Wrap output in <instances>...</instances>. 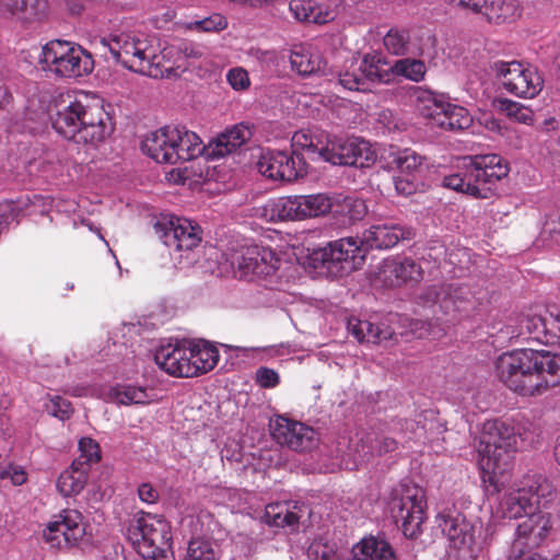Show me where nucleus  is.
I'll list each match as a JSON object with an SVG mask.
<instances>
[{
    "instance_id": "1",
    "label": "nucleus",
    "mask_w": 560,
    "mask_h": 560,
    "mask_svg": "<svg viewBox=\"0 0 560 560\" xmlns=\"http://www.w3.org/2000/svg\"><path fill=\"white\" fill-rule=\"evenodd\" d=\"M38 102L55 131L77 143L95 145L115 129L103 105L86 96L78 98L58 90L42 91Z\"/></svg>"
},
{
    "instance_id": "2",
    "label": "nucleus",
    "mask_w": 560,
    "mask_h": 560,
    "mask_svg": "<svg viewBox=\"0 0 560 560\" xmlns=\"http://www.w3.org/2000/svg\"><path fill=\"white\" fill-rule=\"evenodd\" d=\"M415 231L398 223L372 225L363 237H345L314 248L307 256L308 265L326 269L336 277H342L361 268L369 248L388 249L401 240H411Z\"/></svg>"
},
{
    "instance_id": "3",
    "label": "nucleus",
    "mask_w": 560,
    "mask_h": 560,
    "mask_svg": "<svg viewBox=\"0 0 560 560\" xmlns=\"http://www.w3.org/2000/svg\"><path fill=\"white\" fill-rule=\"evenodd\" d=\"M495 375L521 396H535L560 384V355L546 350L518 349L502 353Z\"/></svg>"
},
{
    "instance_id": "4",
    "label": "nucleus",
    "mask_w": 560,
    "mask_h": 560,
    "mask_svg": "<svg viewBox=\"0 0 560 560\" xmlns=\"http://www.w3.org/2000/svg\"><path fill=\"white\" fill-rule=\"evenodd\" d=\"M464 160L460 172L444 177V187L488 199L492 196V186L509 174L508 164L498 154H478Z\"/></svg>"
},
{
    "instance_id": "5",
    "label": "nucleus",
    "mask_w": 560,
    "mask_h": 560,
    "mask_svg": "<svg viewBox=\"0 0 560 560\" xmlns=\"http://www.w3.org/2000/svg\"><path fill=\"white\" fill-rule=\"evenodd\" d=\"M126 535L144 560H167L172 547L168 521L159 514L138 512L129 520Z\"/></svg>"
},
{
    "instance_id": "6",
    "label": "nucleus",
    "mask_w": 560,
    "mask_h": 560,
    "mask_svg": "<svg viewBox=\"0 0 560 560\" xmlns=\"http://www.w3.org/2000/svg\"><path fill=\"white\" fill-rule=\"evenodd\" d=\"M155 39L143 33H113L104 37L101 44L108 49L110 57L122 67L148 75L153 67H159L158 47Z\"/></svg>"
},
{
    "instance_id": "7",
    "label": "nucleus",
    "mask_w": 560,
    "mask_h": 560,
    "mask_svg": "<svg viewBox=\"0 0 560 560\" xmlns=\"http://www.w3.org/2000/svg\"><path fill=\"white\" fill-rule=\"evenodd\" d=\"M425 491L411 481H401L389 495L388 510L392 518L406 538L413 539L422 534L425 515Z\"/></svg>"
},
{
    "instance_id": "8",
    "label": "nucleus",
    "mask_w": 560,
    "mask_h": 560,
    "mask_svg": "<svg viewBox=\"0 0 560 560\" xmlns=\"http://www.w3.org/2000/svg\"><path fill=\"white\" fill-rule=\"evenodd\" d=\"M38 63L44 71L60 78L84 77L94 69V60L86 49L61 39H52L43 46Z\"/></svg>"
},
{
    "instance_id": "9",
    "label": "nucleus",
    "mask_w": 560,
    "mask_h": 560,
    "mask_svg": "<svg viewBox=\"0 0 560 560\" xmlns=\"http://www.w3.org/2000/svg\"><path fill=\"white\" fill-rule=\"evenodd\" d=\"M154 233L165 246L178 254L179 262L185 259L186 266L196 262L195 249L201 243V228L186 218L164 214L153 224Z\"/></svg>"
},
{
    "instance_id": "10",
    "label": "nucleus",
    "mask_w": 560,
    "mask_h": 560,
    "mask_svg": "<svg viewBox=\"0 0 560 560\" xmlns=\"http://www.w3.org/2000/svg\"><path fill=\"white\" fill-rule=\"evenodd\" d=\"M555 493L551 482L540 474L524 476L503 498L501 506L509 518L529 515L541 504V500L550 501Z\"/></svg>"
},
{
    "instance_id": "11",
    "label": "nucleus",
    "mask_w": 560,
    "mask_h": 560,
    "mask_svg": "<svg viewBox=\"0 0 560 560\" xmlns=\"http://www.w3.org/2000/svg\"><path fill=\"white\" fill-rule=\"evenodd\" d=\"M268 207L272 220L300 221L326 214L334 202L326 194L294 195L270 200Z\"/></svg>"
},
{
    "instance_id": "12",
    "label": "nucleus",
    "mask_w": 560,
    "mask_h": 560,
    "mask_svg": "<svg viewBox=\"0 0 560 560\" xmlns=\"http://www.w3.org/2000/svg\"><path fill=\"white\" fill-rule=\"evenodd\" d=\"M258 172L271 179L293 183L308 173V163L303 152L291 147L290 150H268L257 162Z\"/></svg>"
},
{
    "instance_id": "13",
    "label": "nucleus",
    "mask_w": 560,
    "mask_h": 560,
    "mask_svg": "<svg viewBox=\"0 0 560 560\" xmlns=\"http://www.w3.org/2000/svg\"><path fill=\"white\" fill-rule=\"evenodd\" d=\"M326 162L339 166L370 167L376 161V153L369 141L362 138H328Z\"/></svg>"
},
{
    "instance_id": "14",
    "label": "nucleus",
    "mask_w": 560,
    "mask_h": 560,
    "mask_svg": "<svg viewBox=\"0 0 560 560\" xmlns=\"http://www.w3.org/2000/svg\"><path fill=\"white\" fill-rule=\"evenodd\" d=\"M502 86L520 97H534L542 89L544 80L533 68L518 61H495L492 66Z\"/></svg>"
},
{
    "instance_id": "15",
    "label": "nucleus",
    "mask_w": 560,
    "mask_h": 560,
    "mask_svg": "<svg viewBox=\"0 0 560 560\" xmlns=\"http://www.w3.org/2000/svg\"><path fill=\"white\" fill-rule=\"evenodd\" d=\"M83 515L74 509H65L54 516L43 530V538L51 548L77 546L85 534Z\"/></svg>"
},
{
    "instance_id": "16",
    "label": "nucleus",
    "mask_w": 560,
    "mask_h": 560,
    "mask_svg": "<svg viewBox=\"0 0 560 560\" xmlns=\"http://www.w3.org/2000/svg\"><path fill=\"white\" fill-rule=\"evenodd\" d=\"M270 432L278 444L293 452H313L319 444V434L311 427L278 417L270 421Z\"/></svg>"
},
{
    "instance_id": "17",
    "label": "nucleus",
    "mask_w": 560,
    "mask_h": 560,
    "mask_svg": "<svg viewBox=\"0 0 560 560\" xmlns=\"http://www.w3.org/2000/svg\"><path fill=\"white\" fill-rule=\"evenodd\" d=\"M280 260L270 248L253 245L236 250L232 255L231 265L241 277L266 278L279 268Z\"/></svg>"
},
{
    "instance_id": "18",
    "label": "nucleus",
    "mask_w": 560,
    "mask_h": 560,
    "mask_svg": "<svg viewBox=\"0 0 560 560\" xmlns=\"http://www.w3.org/2000/svg\"><path fill=\"white\" fill-rule=\"evenodd\" d=\"M516 443L514 428L494 419L483 423L476 448L478 455H503L517 452Z\"/></svg>"
},
{
    "instance_id": "19",
    "label": "nucleus",
    "mask_w": 560,
    "mask_h": 560,
    "mask_svg": "<svg viewBox=\"0 0 560 560\" xmlns=\"http://www.w3.org/2000/svg\"><path fill=\"white\" fill-rule=\"evenodd\" d=\"M420 101L432 103L428 106L427 114L434 125L452 131H459L468 128L472 118L468 110L462 106L445 103L430 91H422L418 96Z\"/></svg>"
},
{
    "instance_id": "20",
    "label": "nucleus",
    "mask_w": 560,
    "mask_h": 560,
    "mask_svg": "<svg viewBox=\"0 0 560 560\" xmlns=\"http://www.w3.org/2000/svg\"><path fill=\"white\" fill-rule=\"evenodd\" d=\"M179 131L172 126H165L151 132L141 143L143 153L158 163L176 164L178 153H175V139H179Z\"/></svg>"
},
{
    "instance_id": "21",
    "label": "nucleus",
    "mask_w": 560,
    "mask_h": 560,
    "mask_svg": "<svg viewBox=\"0 0 560 560\" xmlns=\"http://www.w3.org/2000/svg\"><path fill=\"white\" fill-rule=\"evenodd\" d=\"M255 126L250 122H240L226 129L208 144L207 159L223 158L245 144L254 135Z\"/></svg>"
},
{
    "instance_id": "22",
    "label": "nucleus",
    "mask_w": 560,
    "mask_h": 560,
    "mask_svg": "<svg viewBox=\"0 0 560 560\" xmlns=\"http://www.w3.org/2000/svg\"><path fill=\"white\" fill-rule=\"evenodd\" d=\"M481 480L491 493H499L512 478L514 463L512 457H479Z\"/></svg>"
},
{
    "instance_id": "23",
    "label": "nucleus",
    "mask_w": 560,
    "mask_h": 560,
    "mask_svg": "<svg viewBox=\"0 0 560 560\" xmlns=\"http://www.w3.org/2000/svg\"><path fill=\"white\" fill-rule=\"evenodd\" d=\"M438 527L448 539V547L474 546L475 529L466 517L456 512H442L436 516Z\"/></svg>"
},
{
    "instance_id": "24",
    "label": "nucleus",
    "mask_w": 560,
    "mask_h": 560,
    "mask_svg": "<svg viewBox=\"0 0 560 560\" xmlns=\"http://www.w3.org/2000/svg\"><path fill=\"white\" fill-rule=\"evenodd\" d=\"M173 357H182L179 360L180 363L185 360L189 364L197 365L198 368H200L203 362L201 361L198 350L195 348V339H175L174 342L163 345L155 351V363L167 374L178 376L177 373L171 371V365H168Z\"/></svg>"
},
{
    "instance_id": "25",
    "label": "nucleus",
    "mask_w": 560,
    "mask_h": 560,
    "mask_svg": "<svg viewBox=\"0 0 560 560\" xmlns=\"http://www.w3.org/2000/svg\"><path fill=\"white\" fill-rule=\"evenodd\" d=\"M310 513L308 508L300 502H275L266 505L265 517L267 523L278 528H288L295 533L300 527V520Z\"/></svg>"
},
{
    "instance_id": "26",
    "label": "nucleus",
    "mask_w": 560,
    "mask_h": 560,
    "mask_svg": "<svg viewBox=\"0 0 560 560\" xmlns=\"http://www.w3.org/2000/svg\"><path fill=\"white\" fill-rule=\"evenodd\" d=\"M195 348L201 358L202 365L189 364L185 360L180 363L178 358H171V371L178 374V377H195L214 369L219 361V350L215 346L203 339H195Z\"/></svg>"
},
{
    "instance_id": "27",
    "label": "nucleus",
    "mask_w": 560,
    "mask_h": 560,
    "mask_svg": "<svg viewBox=\"0 0 560 560\" xmlns=\"http://www.w3.org/2000/svg\"><path fill=\"white\" fill-rule=\"evenodd\" d=\"M102 457H75L71 466L62 471L57 481V488L63 497L80 493L88 480L92 464H97Z\"/></svg>"
},
{
    "instance_id": "28",
    "label": "nucleus",
    "mask_w": 560,
    "mask_h": 560,
    "mask_svg": "<svg viewBox=\"0 0 560 560\" xmlns=\"http://www.w3.org/2000/svg\"><path fill=\"white\" fill-rule=\"evenodd\" d=\"M381 277L386 285L399 287L408 281H420L422 279V268L412 258L404 257L386 261Z\"/></svg>"
},
{
    "instance_id": "29",
    "label": "nucleus",
    "mask_w": 560,
    "mask_h": 560,
    "mask_svg": "<svg viewBox=\"0 0 560 560\" xmlns=\"http://www.w3.org/2000/svg\"><path fill=\"white\" fill-rule=\"evenodd\" d=\"M289 8L300 22L324 24L334 19L332 12L323 8L316 0H291Z\"/></svg>"
},
{
    "instance_id": "30",
    "label": "nucleus",
    "mask_w": 560,
    "mask_h": 560,
    "mask_svg": "<svg viewBox=\"0 0 560 560\" xmlns=\"http://www.w3.org/2000/svg\"><path fill=\"white\" fill-rule=\"evenodd\" d=\"M179 132V139H175V153H178V162H187L205 155L207 158L208 145H203L200 138L192 131H188L185 127L172 126Z\"/></svg>"
},
{
    "instance_id": "31",
    "label": "nucleus",
    "mask_w": 560,
    "mask_h": 560,
    "mask_svg": "<svg viewBox=\"0 0 560 560\" xmlns=\"http://www.w3.org/2000/svg\"><path fill=\"white\" fill-rule=\"evenodd\" d=\"M419 299L424 305L440 304V307L445 313L450 311L451 305L453 310H460V306L457 304L459 289L453 288V285H430L422 291Z\"/></svg>"
},
{
    "instance_id": "32",
    "label": "nucleus",
    "mask_w": 560,
    "mask_h": 560,
    "mask_svg": "<svg viewBox=\"0 0 560 560\" xmlns=\"http://www.w3.org/2000/svg\"><path fill=\"white\" fill-rule=\"evenodd\" d=\"M352 551L357 560H397L390 545L374 537L363 538Z\"/></svg>"
},
{
    "instance_id": "33",
    "label": "nucleus",
    "mask_w": 560,
    "mask_h": 560,
    "mask_svg": "<svg viewBox=\"0 0 560 560\" xmlns=\"http://www.w3.org/2000/svg\"><path fill=\"white\" fill-rule=\"evenodd\" d=\"M365 84L389 83L393 80L392 66L381 55H365L360 62Z\"/></svg>"
},
{
    "instance_id": "34",
    "label": "nucleus",
    "mask_w": 560,
    "mask_h": 560,
    "mask_svg": "<svg viewBox=\"0 0 560 560\" xmlns=\"http://www.w3.org/2000/svg\"><path fill=\"white\" fill-rule=\"evenodd\" d=\"M109 398L118 405H149L154 398L145 387L130 384H117L108 393Z\"/></svg>"
},
{
    "instance_id": "35",
    "label": "nucleus",
    "mask_w": 560,
    "mask_h": 560,
    "mask_svg": "<svg viewBox=\"0 0 560 560\" xmlns=\"http://www.w3.org/2000/svg\"><path fill=\"white\" fill-rule=\"evenodd\" d=\"M424 158L410 149H405L393 154L390 166L398 171V174L415 176L421 179L423 173Z\"/></svg>"
},
{
    "instance_id": "36",
    "label": "nucleus",
    "mask_w": 560,
    "mask_h": 560,
    "mask_svg": "<svg viewBox=\"0 0 560 560\" xmlns=\"http://www.w3.org/2000/svg\"><path fill=\"white\" fill-rule=\"evenodd\" d=\"M290 62L292 68L302 75L324 73L326 68V61L323 60L319 54L305 50L293 51L290 56Z\"/></svg>"
},
{
    "instance_id": "37",
    "label": "nucleus",
    "mask_w": 560,
    "mask_h": 560,
    "mask_svg": "<svg viewBox=\"0 0 560 560\" xmlns=\"http://www.w3.org/2000/svg\"><path fill=\"white\" fill-rule=\"evenodd\" d=\"M517 11L516 0H486L482 12L490 23H501L514 19Z\"/></svg>"
},
{
    "instance_id": "38",
    "label": "nucleus",
    "mask_w": 560,
    "mask_h": 560,
    "mask_svg": "<svg viewBox=\"0 0 560 560\" xmlns=\"http://www.w3.org/2000/svg\"><path fill=\"white\" fill-rule=\"evenodd\" d=\"M544 325L546 323L542 315H525L520 319L517 337L545 343L546 335L544 329H546V326Z\"/></svg>"
},
{
    "instance_id": "39",
    "label": "nucleus",
    "mask_w": 560,
    "mask_h": 560,
    "mask_svg": "<svg viewBox=\"0 0 560 560\" xmlns=\"http://www.w3.org/2000/svg\"><path fill=\"white\" fill-rule=\"evenodd\" d=\"M392 70L393 78L395 75H401L413 82H420L423 80L427 72L425 65L422 60L411 58L396 60L392 66Z\"/></svg>"
},
{
    "instance_id": "40",
    "label": "nucleus",
    "mask_w": 560,
    "mask_h": 560,
    "mask_svg": "<svg viewBox=\"0 0 560 560\" xmlns=\"http://www.w3.org/2000/svg\"><path fill=\"white\" fill-rule=\"evenodd\" d=\"M170 54L177 55V68H186L192 65L196 60H199L203 57V50L200 45L190 43V42H180L177 45H173L170 47Z\"/></svg>"
},
{
    "instance_id": "41",
    "label": "nucleus",
    "mask_w": 560,
    "mask_h": 560,
    "mask_svg": "<svg viewBox=\"0 0 560 560\" xmlns=\"http://www.w3.org/2000/svg\"><path fill=\"white\" fill-rule=\"evenodd\" d=\"M410 35L407 30L390 28L384 36V45L388 51L396 56H404L408 52Z\"/></svg>"
},
{
    "instance_id": "42",
    "label": "nucleus",
    "mask_w": 560,
    "mask_h": 560,
    "mask_svg": "<svg viewBox=\"0 0 560 560\" xmlns=\"http://www.w3.org/2000/svg\"><path fill=\"white\" fill-rule=\"evenodd\" d=\"M185 560H218V551L209 540L191 539Z\"/></svg>"
},
{
    "instance_id": "43",
    "label": "nucleus",
    "mask_w": 560,
    "mask_h": 560,
    "mask_svg": "<svg viewBox=\"0 0 560 560\" xmlns=\"http://www.w3.org/2000/svg\"><path fill=\"white\" fill-rule=\"evenodd\" d=\"M361 66L357 61H351L350 66L339 73V83L350 91H364L368 89Z\"/></svg>"
},
{
    "instance_id": "44",
    "label": "nucleus",
    "mask_w": 560,
    "mask_h": 560,
    "mask_svg": "<svg viewBox=\"0 0 560 560\" xmlns=\"http://www.w3.org/2000/svg\"><path fill=\"white\" fill-rule=\"evenodd\" d=\"M378 326V324L369 320H357L355 324L349 322L348 328L360 342L365 341L375 345Z\"/></svg>"
},
{
    "instance_id": "45",
    "label": "nucleus",
    "mask_w": 560,
    "mask_h": 560,
    "mask_svg": "<svg viewBox=\"0 0 560 560\" xmlns=\"http://www.w3.org/2000/svg\"><path fill=\"white\" fill-rule=\"evenodd\" d=\"M340 210H336L349 218V220H360L366 213V206L362 199L346 196L339 205Z\"/></svg>"
},
{
    "instance_id": "46",
    "label": "nucleus",
    "mask_w": 560,
    "mask_h": 560,
    "mask_svg": "<svg viewBox=\"0 0 560 560\" xmlns=\"http://www.w3.org/2000/svg\"><path fill=\"white\" fill-rule=\"evenodd\" d=\"M501 104L509 117L526 125H530L533 122L534 113L530 108L510 100H503L501 101Z\"/></svg>"
},
{
    "instance_id": "47",
    "label": "nucleus",
    "mask_w": 560,
    "mask_h": 560,
    "mask_svg": "<svg viewBox=\"0 0 560 560\" xmlns=\"http://www.w3.org/2000/svg\"><path fill=\"white\" fill-rule=\"evenodd\" d=\"M228 26V21L225 16L219 13H213L212 15L205 18L202 20H198L191 22L189 24V28L196 30L198 32H220Z\"/></svg>"
},
{
    "instance_id": "48",
    "label": "nucleus",
    "mask_w": 560,
    "mask_h": 560,
    "mask_svg": "<svg viewBox=\"0 0 560 560\" xmlns=\"http://www.w3.org/2000/svg\"><path fill=\"white\" fill-rule=\"evenodd\" d=\"M295 142L292 145L294 149L296 145H301L302 150L308 155L311 160H323L326 162V144L319 145L318 142H314L312 138H308L305 135L302 137H294Z\"/></svg>"
},
{
    "instance_id": "49",
    "label": "nucleus",
    "mask_w": 560,
    "mask_h": 560,
    "mask_svg": "<svg viewBox=\"0 0 560 560\" xmlns=\"http://www.w3.org/2000/svg\"><path fill=\"white\" fill-rule=\"evenodd\" d=\"M393 179L396 192L404 197H408L415 194L421 184V179L416 178L415 176L410 177L397 174L393 177Z\"/></svg>"
},
{
    "instance_id": "50",
    "label": "nucleus",
    "mask_w": 560,
    "mask_h": 560,
    "mask_svg": "<svg viewBox=\"0 0 560 560\" xmlns=\"http://www.w3.org/2000/svg\"><path fill=\"white\" fill-rule=\"evenodd\" d=\"M47 411L60 420L69 419L73 413L71 402L59 396L50 400L49 405H47Z\"/></svg>"
},
{
    "instance_id": "51",
    "label": "nucleus",
    "mask_w": 560,
    "mask_h": 560,
    "mask_svg": "<svg viewBox=\"0 0 560 560\" xmlns=\"http://www.w3.org/2000/svg\"><path fill=\"white\" fill-rule=\"evenodd\" d=\"M32 207L33 205L28 196L25 198H18L16 200L11 201L9 206L10 210L7 214L8 219L10 218L12 221L15 220L18 222L20 218L32 213Z\"/></svg>"
},
{
    "instance_id": "52",
    "label": "nucleus",
    "mask_w": 560,
    "mask_h": 560,
    "mask_svg": "<svg viewBox=\"0 0 560 560\" xmlns=\"http://www.w3.org/2000/svg\"><path fill=\"white\" fill-rule=\"evenodd\" d=\"M544 319L546 323V329H544L546 335L545 345L553 343L560 339V313L557 315L550 313L548 316H544Z\"/></svg>"
},
{
    "instance_id": "53",
    "label": "nucleus",
    "mask_w": 560,
    "mask_h": 560,
    "mask_svg": "<svg viewBox=\"0 0 560 560\" xmlns=\"http://www.w3.org/2000/svg\"><path fill=\"white\" fill-rule=\"evenodd\" d=\"M308 552L314 560H332L336 555V548L328 542L314 541L310 546Z\"/></svg>"
},
{
    "instance_id": "54",
    "label": "nucleus",
    "mask_w": 560,
    "mask_h": 560,
    "mask_svg": "<svg viewBox=\"0 0 560 560\" xmlns=\"http://www.w3.org/2000/svg\"><path fill=\"white\" fill-rule=\"evenodd\" d=\"M256 382L262 388H272L280 383V377L275 370L260 366L256 371Z\"/></svg>"
},
{
    "instance_id": "55",
    "label": "nucleus",
    "mask_w": 560,
    "mask_h": 560,
    "mask_svg": "<svg viewBox=\"0 0 560 560\" xmlns=\"http://www.w3.org/2000/svg\"><path fill=\"white\" fill-rule=\"evenodd\" d=\"M226 79L234 90H245L249 85L248 73L243 68L229 70Z\"/></svg>"
},
{
    "instance_id": "56",
    "label": "nucleus",
    "mask_w": 560,
    "mask_h": 560,
    "mask_svg": "<svg viewBox=\"0 0 560 560\" xmlns=\"http://www.w3.org/2000/svg\"><path fill=\"white\" fill-rule=\"evenodd\" d=\"M474 546L448 547L446 560H475Z\"/></svg>"
},
{
    "instance_id": "57",
    "label": "nucleus",
    "mask_w": 560,
    "mask_h": 560,
    "mask_svg": "<svg viewBox=\"0 0 560 560\" xmlns=\"http://www.w3.org/2000/svg\"><path fill=\"white\" fill-rule=\"evenodd\" d=\"M10 478L14 486H21L26 481V474L22 469L12 466L0 467V479Z\"/></svg>"
},
{
    "instance_id": "58",
    "label": "nucleus",
    "mask_w": 560,
    "mask_h": 560,
    "mask_svg": "<svg viewBox=\"0 0 560 560\" xmlns=\"http://www.w3.org/2000/svg\"><path fill=\"white\" fill-rule=\"evenodd\" d=\"M10 478L14 486H21L26 481V474L22 469L12 466L0 467V479Z\"/></svg>"
},
{
    "instance_id": "59",
    "label": "nucleus",
    "mask_w": 560,
    "mask_h": 560,
    "mask_svg": "<svg viewBox=\"0 0 560 560\" xmlns=\"http://www.w3.org/2000/svg\"><path fill=\"white\" fill-rule=\"evenodd\" d=\"M78 448L81 455H102L100 444L89 436H84L79 440Z\"/></svg>"
},
{
    "instance_id": "60",
    "label": "nucleus",
    "mask_w": 560,
    "mask_h": 560,
    "mask_svg": "<svg viewBox=\"0 0 560 560\" xmlns=\"http://www.w3.org/2000/svg\"><path fill=\"white\" fill-rule=\"evenodd\" d=\"M138 495L142 502L155 503L159 500V491L151 483H142L138 488Z\"/></svg>"
},
{
    "instance_id": "61",
    "label": "nucleus",
    "mask_w": 560,
    "mask_h": 560,
    "mask_svg": "<svg viewBox=\"0 0 560 560\" xmlns=\"http://www.w3.org/2000/svg\"><path fill=\"white\" fill-rule=\"evenodd\" d=\"M527 516L528 517L524 522L518 524V526L516 528L517 536H520V537H527V536H530L532 534H534L535 528H536V521L538 518H540V516L535 515V512H533L532 514H529Z\"/></svg>"
},
{
    "instance_id": "62",
    "label": "nucleus",
    "mask_w": 560,
    "mask_h": 560,
    "mask_svg": "<svg viewBox=\"0 0 560 560\" xmlns=\"http://www.w3.org/2000/svg\"><path fill=\"white\" fill-rule=\"evenodd\" d=\"M447 3L459 7L464 10L471 11L474 13L482 12V7L486 4V0H445Z\"/></svg>"
},
{
    "instance_id": "63",
    "label": "nucleus",
    "mask_w": 560,
    "mask_h": 560,
    "mask_svg": "<svg viewBox=\"0 0 560 560\" xmlns=\"http://www.w3.org/2000/svg\"><path fill=\"white\" fill-rule=\"evenodd\" d=\"M378 330L376 332L375 345L389 341L393 338L394 331L386 324H378Z\"/></svg>"
},
{
    "instance_id": "64",
    "label": "nucleus",
    "mask_w": 560,
    "mask_h": 560,
    "mask_svg": "<svg viewBox=\"0 0 560 560\" xmlns=\"http://www.w3.org/2000/svg\"><path fill=\"white\" fill-rule=\"evenodd\" d=\"M397 450H398V443L394 439L385 438L382 441V444L380 447V453L387 454V453L396 452Z\"/></svg>"
}]
</instances>
